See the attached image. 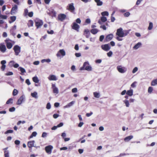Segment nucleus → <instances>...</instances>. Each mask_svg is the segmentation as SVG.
Wrapping results in <instances>:
<instances>
[{
    "mask_svg": "<svg viewBox=\"0 0 157 157\" xmlns=\"http://www.w3.org/2000/svg\"><path fill=\"white\" fill-rule=\"evenodd\" d=\"M124 102L125 104V105L127 107L129 106V104L128 100L125 99L124 101Z\"/></svg>",
    "mask_w": 157,
    "mask_h": 157,
    "instance_id": "obj_39",
    "label": "nucleus"
},
{
    "mask_svg": "<svg viewBox=\"0 0 157 157\" xmlns=\"http://www.w3.org/2000/svg\"><path fill=\"white\" fill-rule=\"evenodd\" d=\"M117 69L118 71L121 73H125L127 71L126 68L124 67H122L121 66H118L117 67Z\"/></svg>",
    "mask_w": 157,
    "mask_h": 157,
    "instance_id": "obj_6",
    "label": "nucleus"
},
{
    "mask_svg": "<svg viewBox=\"0 0 157 157\" xmlns=\"http://www.w3.org/2000/svg\"><path fill=\"white\" fill-rule=\"evenodd\" d=\"M153 90V88L152 87L150 86L148 87V92L149 94H151Z\"/></svg>",
    "mask_w": 157,
    "mask_h": 157,
    "instance_id": "obj_42",
    "label": "nucleus"
},
{
    "mask_svg": "<svg viewBox=\"0 0 157 157\" xmlns=\"http://www.w3.org/2000/svg\"><path fill=\"white\" fill-rule=\"evenodd\" d=\"M6 44L7 48L9 49H11L13 46V44L11 42H7Z\"/></svg>",
    "mask_w": 157,
    "mask_h": 157,
    "instance_id": "obj_22",
    "label": "nucleus"
},
{
    "mask_svg": "<svg viewBox=\"0 0 157 157\" xmlns=\"http://www.w3.org/2000/svg\"><path fill=\"white\" fill-rule=\"evenodd\" d=\"M83 68H85V70L88 71H91L92 70V67L91 66L89 65L88 62H85L83 65V67L80 68V70H83Z\"/></svg>",
    "mask_w": 157,
    "mask_h": 157,
    "instance_id": "obj_3",
    "label": "nucleus"
},
{
    "mask_svg": "<svg viewBox=\"0 0 157 157\" xmlns=\"http://www.w3.org/2000/svg\"><path fill=\"white\" fill-rule=\"evenodd\" d=\"M0 17L1 18L4 19H6L7 18V16L5 15H3L2 14H0Z\"/></svg>",
    "mask_w": 157,
    "mask_h": 157,
    "instance_id": "obj_48",
    "label": "nucleus"
},
{
    "mask_svg": "<svg viewBox=\"0 0 157 157\" xmlns=\"http://www.w3.org/2000/svg\"><path fill=\"white\" fill-rule=\"evenodd\" d=\"M33 21L32 20H29V22L28 23V26L29 27L31 26L32 27L33 26Z\"/></svg>",
    "mask_w": 157,
    "mask_h": 157,
    "instance_id": "obj_27",
    "label": "nucleus"
},
{
    "mask_svg": "<svg viewBox=\"0 0 157 157\" xmlns=\"http://www.w3.org/2000/svg\"><path fill=\"white\" fill-rule=\"evenodd\" d=\"M52 86L53 93H54L58 94V89L56 87L55 84H52Z\"/></svg>",
    "mask_w": 157,
    "mask_h": 157,
    "instance_id": "obj_17",
    "label": "nucleus"
},
{
    "mask_svg": "<svg viewBox=\"0 0 157 157\" xmlns=\"http://www.w3.org/2000/svg\"><path fill=\"white\" fill-rule=\"evenodd\" d=\"M4 156L5 157H9V152L8 151H5Z\"/></svg>",
    "mask_w": 157,
    "mask_h": 157,
    "instance_id": "obj_47",
    "label": "nucleus"
},
{
    "mask_svg": "<svg viewBox=\"0 0 157 157\" xmlns=\"http://www.w3.org/2000/svg\"><path fill=\"white\" fill-rule=\"evenodd\" d=\"M94 95L95 97L96 98H99L100 96V94L97 92H94Z\"/></svg>",
    "mask_w": 157,
    "mask_h": 157,
    "instance_id": "obj_38",
    "label": "nucleus"
},
{
    "mask_svg": "<svg viewBox=\"0 0 157 157\" xmlns=\"http://www.w3.org/2000/svg\"><path fill=\"white\" fill-rule=\"evenodd\" d=\"M51 60L49 59H42L41 60V62L42 63H43L44 62H47V63H50L51 62Z\"/></svg>",
    "mask_w": 157,
    "mask_h": 157,
    "instance_id": "obj_34",
    "label": "nucleus"
},
{
    "mask_svg": "<svg viewBox=\"0 0 157 157\" xmlns=\"http://www.w3.org/2000/svg\"><path fill=\"white\" fill-rule=\"evenodd\" d=\"M80 26L79 25L77 24L75 22H74L72 25V28L77 31L78 32L79 31V29Z\"/></svg>",
    "mask_w": 157,
    "mask_h": 157,
    "instance_id": "obj_9",
    "label": "nucleus"
},
{
    "mask_svg": "<svg viewBox=\"0 0 157 157\" xmlns=\"http://www.w3.org/2000/svg\"><path fill=\"white\" fill-rule=\"evenodd\" d=\"M133 138L132 136L131 135L127 136L124 138V141L125 142H128Z\"/></svg>",
    "mask_w": 157,
    "mask_h": 157,
    "instance_id": "obj_20",
    "label": "nucleus"
},
{
    "mask_svg": "<svg viewBox=\"0 0 157 157\" xmlns=\"http://www.w3.org/2000/svg\"><path fill=\"white\" fill-rule=\"evenodd\" d=\"M67 18L66 15L63 13L59 14V21H63Z\"/></svg>",
    "mask_w": 157,
    "mask_h": 157,
    "instance_id": "obj_13",
    "label": "nucleus"
},
{
    "mask_svg": "<svg viewBox=\"0 0 157 157\" xmlns=\"http://www.w3.org/2000/svg\"><path fill=\"white\" fill-rule=\"evenodd\" d=\"M151 85L152 86L157 85V79L153 80L151 82Z\"/></svg>",
    "mask_w": 157,
    "mask_h": 157,
    "instance_id": "obj_30",
    "label": "nucleus"
},
{
    "mask_svg": "<svg viewBox=\"0 0 157 157\" xmlns=\"http://www.w3.org/2000/svg\"><path fill=\"white\" fill-rule=\"evenodd\" d=\"M31 95L32 97L35 98H38L37 93L36 92H34L33 93H31Z\"/></svg>",
    "mask_w": 157,
    "mask_h": 157,
    "instance_id": "obj_26",
    "label": "nucleus"
},
{
    "mask_svg": "<svg viewBox=\"0 0 157 157\" xmlns=\"http://www.w3.org/2000/svg\"><path fill=\"white\" fill-rule=\"evenodd\" d=\"M133 90H130L127 91L126 94L129 96H132L133 95Z\"/></svg>",
    "mask_w": 157,
    "mask_h": 157,
    "instance_id": "obj_24",
    "label": "nucleus"
},
{
    "mask_svg": "<svg viewBox=\"0 0 157 157\" xmlns=\"http://www.w3.org/2000/svg\"><path fill=\"white\" fill-rule=\"evenodd\" d=\"M95 2L97 3V5L101 6L103 4V2L100 0H94Z\"/></svg>",
    "mask_w": 157,
    "mask_h": 157,
    "instance_id": "obj_23",
    "label": "nucleus"
},
{
    "mask_svg": "<svg viewBox=\"0 0 157 157\" xmlns=\"http://www.w3.org/2000/svg\"><path fill=\"white\" fill-rule=\"evenodd\" d=\"M113 54V52L112 51H110L107 53V55L109 57H110Z\"/></svg>",
    "mask_w": 157,
    "mask_h": 157,
    "instance_id": "obj_59",
    "label": "nucleus"
},
{
    "mask_svg": "<svg viewBox=\"0 0 157 157\" xmlns=\"http://www.w3.org/2000/svg\"><path fill=\"white\" fill-rule=\"evenodd\" d=\"M101 48L103 50L106 51L109 50L110 48V47L109 46L108 44L102 45Z\"/></svg>",
    "mask_w": 157,
    "mask_h": 157,
    "instance_id": "obj_12",
    "label": "nucleus"
},
{
    "mask_svg": "<svg viewBox=\"0 0 157 157\" xmlns=\"http://www.w3.org/2000/svg\"><path fill=\"white\" fill-rule=\"evenodd\" d=\"M35 142V141L34 140H32L28 142L27 144L29 148H31L33 147H36V145H34Z\"/></svg>",
    "mask_w": 157,
    "mask_h": 157,
    "instance_id": "obj_16",
    "label": "nucleus"
},
{
    "mask_svg": "<svg viewBox=\"0 0 157 157\" xmlns=\"http://www.w3.org/2000/svg\"><path fill=\"white\" fill-rule=\"evenodd\" d=\"M114 12H113L112 14V16L111 17V20L112 22H113L115 20V18L114 17L112 16V15L114 14Z\"/></svg>",
    "mask_w": 157,
    "mask_h": 157,
    "instance_id": "obj_51",
    "label": "nucleus"
},
{
    "mask_svg": "<svg viewBox=\"0 0 157 157\" xmlns=\"http://www.w3.org/2000/svg\"><path fill=\"white\" fill-rule=\"evenodd\" d=\"M48 79L50 80H56L57 79L56 76L54 75H50L48 77Z\"/></svg>",
    "mask_w": 157,
    "mask_h": 157,
    "instance_id": "obj_19",
    "label": "nucleus"
},
{
    "mask_svg": "<svg viewBox=\"0 0 157 157\" xmlns=\"http://www.w3.org/2000/svg\"><path fill=\"white\" fill-rule=\"evenodd\" d=\"M17 10V6L16 5H15L11 9L10 14L11 15H13L15 13Z\"/></svg>",
    "mask_w": 157,
    "mask_h": 157,
    "instance_id": "obj_8",
    "label": "nucleus"
},
{
    "mask_svg": "<svg viewBox=\"0 0 157 157\" xmlns=\"http://www.w3.org/2000/svg\"><path fill=\"white\" fill-rule=\"evenodd\" d=\"M85 23L87 24H90V19L89 18L86 19L85 21Z\"/></svg>",
    "mask_w": 157,
    "mask_h": 157,
    "instance_id": "obj_64",
    "label": "nucleus"
},
{
    "mask_svg": "<svg viewBox=\"0 0 157 157\" xmlns=\"http://www.w3.org/2000/svg\"><path fill=\"white\" fill-rule=\"evenodd\" d=\"M46 108L48 109H50L51 108V105L50 102H48L47 103Z\"/></svg>",
    "mask_w": 157,
    "mask_h": 157,
    "instance_id": "obj_49",
    "label": "nucleus"
},
{
    "mask_svg": "<svg viewBox=\"0 0 157 157\" xmlns=\"http://www.w3.org/2000/svg\"><path fill=\"white\" fill-rule=\"evenodd\" d=\"M26 83L28 85H30L31 83L30 82V81L29 79H26L25 81Z\"/></svg>",
    "mask_w": 157,
    "mask_h": 157,
    "instance_id": "obj_62",
    "label": "nucleus"
},
{
    "mask_svg": "<svg viewBox=\"0 0 157 157\" xmlns=\"http://www.w3.org/2000/svg\"><path fill=\"white\" fill-rule=\"evenodd\" d=\"M15 110V108L14 107H13L10 108L9 109V111L10 112H14Z\"/></svg>",
    "mask_w": 157,
    "mask_h": 157,
    "instance_id": "obj_50",
    "label": "nucleus"
},
{
    "mask_svg": "<svg viewBox=\"0 0 157 157\" xmlns=\"http://www.w3.org/2000/svg\"><path fill=\"white\" fill-rule=\"evenodd\" d=\"M47 13L48 14L52 17H56V12L53 9H50L47 11Z\"/></svg>",
    "mask_w": 157,
    "mask_h": 157,
    "instance_id": "obj_5",
    "label": "nucleus"
},
{
    "mask_svg": "<svg viewBox=\"0 0 157 157\" xmlns=\"http://www.w3.org/2000/svg\"><path fill=\"white\" fill-rule=\"evenodd\" d=\"M113 36L112 34H110L107 35L105 37V41L106 42H108L110 41L112 39Z\"/></svg>",
    "mask_w": 157,
    "mask_h": 157,
    "instance_id": "obj_14",
    "label": "nucleus"
},
{
    "mask_svg": "<svg viewBox=\"0 0 157 157\" xmlns=\"http://www.w3.org/2000/svg\"><path fill=\"white\" fill-rule=\"evenodd\" d=\"M6 67V65H2L1 67V69L2 71H4Z\"/></svg>",
    "mask_w": 157,
    "mask_h": 157,
    "instance_id": "obj_55",
    "label": "nucleus"
},
{
    "mask_svg": "<svg viewBox=\"0 0 157 157\" xmlns=\"http://www.w3.org/2000/svg\"><path fill=\"white\" fill-rule=\"evenodd\" d=\"M138 70V68L137 67H135L132 70V73H134L136 72Z\"/></svg>",
    "mask_w": 157,
    "mask_h": 157,
    "instance_id": "obj_60",
    "label": "nucleus"
},
{
    "mask_svg": "<svg viewBox=\"0 0 157 157\" xmlns=\"http://www.w3.org/2000/svg\"><path fill=\"white\" fill-rule=\"evenodd\" d=\"M33 81L36 83L39 82V80L37 76H34L33 78Z\"/></svg>",
    "mask_w": 157,
    "mask_h": 157,
    "instance_id": "obj_25",
    "label": "nucleus"
},
{
    "mask_svg": "<svg viewBox=\"0 0 157 157\" xmlns=\"http://www.w3.org/2000/svg\"><path fill=\"white\" fill-rule=\"evenodd\" d=\"M25 98V96L24 95L21 96L18 99L16 104L17 105H21L22 102L24 101Z\"/></svg>",
    "mask_w": 157,
    "mask_h": 157,
    "instance_id": "obj_7",
    "label": "nucleus"
},
{
    "mask_svg": "<svg viewBox=\"0 0 157 157\" xmlns=\"http://www.w3.org/2000/svg\"><path fill=\"white\" fill-rule=\"evenodd\" d=\"M141 45V43L140 42H138L134 46L133 48L136 49H137Z\"/></svg>",
    "mask_w": 157,
    "mask_h": 157,
    "instance_id": "obj_31",
    "label": "nucleus"
},
{
    "mask_svg": "<svg viewBox=\"0 0 157 157\" xmlns=\"http://www.w3.org/2000/svg\"><path fill=\"white\" fill-rule=\"evenodd\" d=\"M104 35H101L100 36L99 38V40L100 41H102L104 39Z\"/></svg>",
    "mask_w": 157,
    "mask_h": 157,
    "instance_id": "obj_58",
    "label": "nucleus"
},
{
    "mask_svg": "<svg viewBox=\"0 0 157 157\" xmlns=\"http://www.w3.org/2000/svg\"><path fill=\"white\" fill-rule=\"evenodd\" d=\"M18 91L16 89H14L13 92V96L16 95L18 93Z\"/></svg>",
    "mask_w": 157,
    "mask_h": 157,
    "instance_id": "obj_37",
    "label": "nucleus"
},
{
    "mask_svg": "<svg viewBox=\"0 0 157 157\" xmlns=\"http://www.w3.org/2000/svg\"><path fill=\"white\" fill-rule=\"evenodd\" d=\"M10 19L11 20V21H9V22L10 23H12L14 22L16 20V17L15 16H11L10 17Z\"/></svg>",
    "mask_w": 157,
    "mask_h": 157,
    "instance_id": "obj_21",
    "label": "nucleus"
},
{
    "mask_svg": "<svg viewBox=\"0 0 157 157\" xmlns=\"http://www.w3.org/2000/svg\"><path fill=\"white\" fill-rule=\"evenodd\" d=\"M13 75V72L11 71H9L6 74V75L7 76L11 75Z\"/></svg>",
    "mask_w": 157,
    "mask_h": 157,
    "instance_id": "obj_54",
    "label": "nucleus"
},
{
    "mask_svg": "<svg viewBox=\"0 0 157 157\" xmlns=\"http://www.w3.org/2000/svg\"><path fill=\"white\" fill-rule=\"evenodd\" d=\"M53 148V147L51 145H48L45 147V150L49 154L51 153L52 150Z\"/></svg>",
    "mask_w": 157,
    "mask_h": 157,
    "instance_id": "obj_10",
    "label": "nucleus"
},
{
    "mask_svg": "<svg viewBox=\"0 0 157 157\" xmlns=\"http://www.w3.org/2000/svg\"><path fill=\"white\" fill-rule=\"evenodd\" d=\"M36 29L40 28L43 24V21L42 20L36 18L34 20Z\"/></svg>",
    "mask_w": 157,
    "mask_h": 157,
    "instance_id": "obj_1",
    "label": "nucleus"
},
{
    "mask_svg": "<svg viewBox=\"0 0 157 157\" xmlns=\"http://www.w3.org/2000/svg\"><path fill=\"white\" fill-rule=\"evenodd\" d=\"M15 144L17 145H19L20 143V141L19 140H16L14 141Z\"/></svg>",
    "mask_w": 157,
    "mask_h": 157,
    "instance_id": "obj_57",
    "label": "nucleus"
},
{
    "mask_svg": "<svg viewBox=\"0 0 157 157\" xmlns=\"http://www.w3.org/2000/svg\"><path fill=\"white\" fill-rule=\"evenodd\" d=\"M13 99L12 98H10L6 102V104H9L10 103H11L12 104L13 103Z\"/></svg>",
    "mask_w": 157,
    "mask_h": 157,
    "instance_id": "obj_40",
    "label": "nucleus"
},
{
    "mask_svg": "<svg viewBox=\"0 0 157 157\" xmlns=\"http://www.w3.org/2000/svg\"><path fill=\"white\" fill-rule=\"evenodd\" d=\"M130 14L129 12H127L124 13V16L125 17H128Z\"/></svg>",
    "mask_w": 157,
    "mask_h": 157,
    "instance_id": "obj_56",
    "label": "nucleus"
},
{
    "mask_svg": "<svg viewBox=\"0 0 157 157\" xmlns=\"http://www.w3.org/2000/svg\"><path fill=\"white\" fill-rule=\"evenodd\" d=\"M18 69L22 73H23L26 72V71L25 69L21 67H19Z\"/></svg>",
    "mask_w": 157,
    "mask_h": 157,
    "instance_id": "obj_35",
    "label": "nucleus"
},
{
    "mask_svg": "<svg viewBox=\"0 0 157 157\" xmlns=\"http://www.w3.org/2000/svg\"><path fill=\"white\" fill-rule=\"evenodd\" d=\"M47 133L45 132H43L42 135V137L43 138L46 137Z\"/></svg>",
    "mask_w": 157,
    "mask_h": 157,
    "instance_id": "obj_63",
    "label": "nucleus"
},
{
    "mask_svg": "<svg viewBox=\"0 0 157 157\" xmlns=\"http://www.w3.org/2000/svg\"><path fill=\"white\" fill-rule=\"evenodd\" d=\"M67 9L71 12L74 11L75 10V8L74 6L73 3H71L69 4Z\"/></svg>",
    "mask_w": 157,
    "mask_h": 157,
    "instance_id": "obj_15",
    "label": "nucleus"
},
{
    "mask_svg": "<svg viewBox=\"0 0 157 157\" xmlns=\"http://www.w3.org/2000/svg\"><path fill=\"white\" fill-rule=\"evenodd\" d=\"M153 26V25L152 23L151 22H150L149 24V25L148 28V29L149 30H151L152 29Z\"/></svg>",
    "mask_w": 157,
    "mask_h": 157,
    "instance_id": "obj_41",
    "label": "nucleus"
},
{
    "mask_svg": "<svg viewBox=\"0 0 157 157\" xmlns=\"http://www.w3.org/2000/svg\"><path fill=\"white\" fill-rule=\"evenodd\" d=\"M15 63V62L13 60L10 61L9 63V65L10 67H13L14 65V64Z\"/></svg>",
    "mask_w": 157,
    "mask_h": 157,
    "instance_id": "obj_33",
    "label": "nucleus"
},
{
    "mask_svg": "<svg viewBox=\"0 0 157 157\" xmlns=\"http://www.w3.org/2000/svg\"><path fill=\"white\" fill-rule=\"evenodd\" d=\"M33 11H31L29 13L28 15L30 17H32L33 16Z\"/></svg>",
    "mask_w": 157,
    "mask_h": 157,
    "instance_id": "obj_53",
    "label": "nucleus"
},
{
    "mask_svg": "<svg viewBox=\"0 0 157 157\" xmlns=\"http://www.w3.org/2000/svg\"><path fill=\"white\" fill-rule=\"evenodd\" d=\"M101 14L103 16H108L109 15V13L107 11H104L101 13Z\"/></svg>",
    "mask_w": 157,
    "mask_h": 157,
    "instance_id": "obj_45",
    "label": "nucleus"
},
{
    "mask_svg": "<svg viewBox=\"0 0 157 157\" xmlns=\"http://www.w3.org/2000/svg\"><path fill=\"white\" fill-rule=\"evenodd\" d=\"M101 20L102 22H105L107 21V18L106 17L104 16H102L101 17Z\"/></svg>",
    "mask_w": 157,
    "mask_h": 157,
    "instance_id": "obj_43",
    "label": "nucleus"
},
{
    "mask_svg": "<svg viewBox=\"0 0 157 157\" xmlns=\"http://www.w3.org/2000/svg\"><path fill=\"white\" fill-rule=\"evenodd\" d=\"M59 124H58L56 126H54L51 129L52 130H56V129H57V128H59Z\"/></svg>",
    "mask_w": 157,
    "mask_h": 157,
    "instance_id": "obj_52",
    "label": "nucleus"
},
{
    "mask_svg": "<svg viewBox=\"0 0 157 157\" xmlns=\"http://www.w3.org/2000/svg\"><path fill=\"white\" fill-rule=\"evenodd\" d=\"M6 46L5 45L2 44H0V51L2 53H4L6 51Z\"/></svg>",
    "mask_w": 157,
    "mask_h": 157,
    "instance_id": "obj_11",
    "label": "nucleus"
},
{
    "mask_svg": "<svg viewBox=\"0 0 157 157\" xmlns=\"http://www.w3.org/2000/svg\"><path fill=\"white\" fill-rule=\"evenodd\" d=\"M59 54L63 56H65L66 53L65 51L63 49H61L59 50Z\"/></svg>",
    "mask_w": 157,
    "mask_h": 157,
    "instance_id": "obj_32",
    "label": "nucleus"
},
{
    "mask_svg": "<svg viewBox=\"0 0 157 157\" xmlns=\"http://www.w3.org/2000/svg\"><path fill=\"white\" fill-rule=\"evenodd\" d=\"M75 101H72L71 102L69 103L67 105H66L67 107H70L72 106L75 103Z\"/></svg>",
    "mask_w": 157,
    "mask_h": 157,
    "instance_id": "obj_36",
    "label": "nucleus"
},
{
    "mask_svg": "<svg viewBox=\"0 0 157 157\" xmlns=\"http://www.w3.org/2000/svg\"><path fill=\"white\" fill-rule=\"evenodd\" d=\"M37 134V133L36 132H32V134H31V135L29 137V139H31L32 138H33V137L36 136Z\"/></svg>",
    "mask_w": 157,
    "mask_h": 157,
    "instance_id": "obj_29",
    "label": "nucleus"
},
{
    "mask_svg": "<svg viewBox=\"0 0 157 157\" xmlns=\"http://www.w3.org/2000/svg\"><path fill=\"white\" fill-rule=\"evenodd\" d=\"M84 35L86 37L88 38L90 36V33L88 29H86L84 31Z\"/></svg>",
    "mask_w": 157,
    "mask_h": 157,
    "instance_id": "obj_18",
    "label": "nucleus"
},
{
    "mask_svg": "<svg viewBox=\"0 0 157 157\" xmlns=\"http://www.w3.org/2000/svg\"><path fill=\"white\" fill-rule=\"evenodd\" d=\"M29 13L28 10L27 9H25L24 10V16H27Z\"/></svg>",
    "mask_w": 157,
    "mask_h": 157,
    "instance_id": "obj_44",
    "label": "nucleus"
},
{
    "mask_svg": "<svg viewBox=\"0 0 157 157\" xmlns=\"http://www.w3.org/2000/svg\"><path fill=\"white\" fill-rule=\"evenodd\" d=\"M13 132V131L12 130H8L5 132L4 134H7L8 133H12Z\"/></svg>",
    "mask_w": 157,
    "mask_h": 157,
    "instance_id": "obj_46",
    "label": "nucleus"
},
{
    "mask_svg": "<svg viewBox=\"0 0 157 157\" xmlns=\"http://www.w3.org/2000/svg\"><path fill=\"white\" fill-rule=\"evenodd\" d=\"M77 89L76 88H74L72 90V92L73 93L77 92Z\"/></svg>",
    "mask_w": 157,
    "mask_h": 157,
    "instance_id": "obj_61",
    "label": "nucleus"
},
{
    "mask_svg": "<svg viewBox=\"0 0 157 157\" xmlns=\"http://www.w3.org/2000/svg\"><path fill=\"white\" fill-rule=\"evenodd\" d=\"M13 49L16 56L18 55L21 52V47L18 45H15L14 46Z\"/></svg>",
    "mask_w": 157,
    "mask_h": 157,
    "instance_id": "obj_4",
    "label": "nucleus"
},
{
    "mask_svg": "<svg viewBox=\"0 0 157 157\" xmlns=\"http://www.w3.org/2000/svg\"><path fill=\"white\" fill-rule=\"evenodd\" d=\"M128 33V32L124 33L122 28H120L117 30L116 34L119 37H122L126 36Z\"/></svg>",
    "mask_w": 157,
    "mask_h": 157,
    "instance_id": "obj_2",
    "label": "nucleus"
},
{
    "mask_svg": "<svg viewBox=\"0 0 157 157\" xmlns=\"http://www.w3.org/2000/svg\"><path fill=\"white\" fill-rule=\"evenodd\" d=\"M98 30L96 29H92L90 31L91 33L93 34H96L98 32Z\"/></svg>",
    "mask_w": 157,
    "mask_h": 157,
    "instance_id": "obj_28",
    "label": "nucleus"
}]
</instances>
